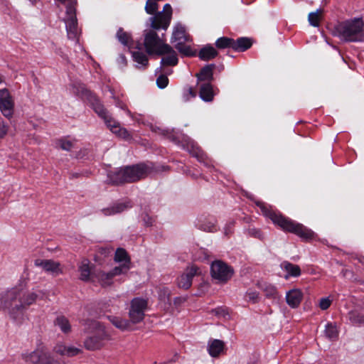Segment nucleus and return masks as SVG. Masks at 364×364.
Listing matches in <instances>:
<instances>
[{"mask_svg":"<svg viewBox=\"0 0 364 364\" xmlns=\"http://www.w3.org/2000/svg\"><path fill=\"white\" fill-rule=\"evenodd\" d=\"M38 296L36 291L12 288L1 296L0 309L8 310L11 315L22 313L35 303Z\"/></svg>","mask_w":364,"mask_h":364,"instance_id":"1","label":"nucleus"},{"mask_svg":"<svg viewBox=\"0 0 364 364\" xmlns=\"http://www.w3.org/2000/svg\"><path fill=\"white\" fill-rule=\"evenodd\" d=\"M261 212L284 232L295 234L305 242H310L317 237V235L303 224L284 217L280 213L272 210V206H259Z\"/></svg>","mask_w":364,"mask_h":364,"instance_id":"2","label":"nucleus"},{"mask_svg":"<svg viewBox=\"0 0 364 364\" xmlns=\"http://www.w3.org/2000/svg\"><path fill=\"white\" fill-rule=\"evenodd\" d=\"M334 34L346 42H360L364 40V18H353L339 23Z\"/></svg>","mask_w":364,"mask_h":364,"instance_id":"3","label":"nucleus"},{"mask_svg":"<svg viewBox=\"0 0 364 364\" xmlns=\"http://www.w3.org/2000/svg\"><path fill=\"white\" fill-rule=\"evenodd\" d=\"M151 168L146 164H140L124 168L111 171L108 173V182L119 184L124 182H134L146 177L150 172Z\"/></svg>","mask_w":364,"mask_h":364,"instance_id":"4","label":"nucleus"},{"mask_svg":"<svg viewBox=\"0 0 364 364\" xmlns=\"http://www.w3.org/2000/svg\"><path fill=\"white\" fill-rule=\"evenodd\" d=\"M90 101L94 111L104 120L106 126L112 133L124 139L131 138L129 132L122 128L120 124L112 117L97 97L92 96Z\"/></svg>","mask_w":364,"mask_h":364,"instance_id":"5","label":"nucleus"},{"mask_svg":"<svg viewBox=\"0 0 364 364\" xmlns=\"http://www.w3.org/2000/svg\"><path fill=\"white\" fill-rule=\"evenodd\" d=\"M85 324L95 329V333L88 337L84 342L86 349L90 350L100 349L105 345L106 341L111 340L110 334L100 322L95 320L87 319L85 321Z\"/></svg>","mask_w":364,"mask_h":364,"instance_id":"6","label":"nucleus"},{"mask_svg":"<svg viewBox=\"0 0 364 364\" xmlns=\"http://www.w3.org/2000/svg\"><path fill=\"white\" fill-rule=\"evenodd\" d=\"M189 41L190 37L186 33L185 26L179 23L176 24L173 27L171 43L179 53L186 56H191L195 54L188 43Z\"/></svg>","mask_w":364,"mask_h":364,"instance_id":"7","label":"nucleus"},{"mask_svg":"<svg viewBox=\"0 0 364 364\" xmlns=\"http://www.w3.org/2000/svg\"><path fill=\"white\" fill-rule=\"evenodd\" d=\"M23 359L30 364H61L55 359L45 347H39L30 353L22 355Z\"/></svg>","mask_w":364,"mask_h":364,"instance_id":"8","label":"nucleus"},{"mask_svg":"<svg viewBox=\"0 0 364 364\" xmlns=\"http://www.w3.org/2000/svg\"><path fill=\"white\" fill-rule=\"evenodd\" d=\"M144 45L149 54L159 55L164 49H170V46L164 43V40L160 38L154 30L145 33Z\"/></svg>","mask_w":364,"mask_h":364,"instance_id":"9","label":"nucleus"},{"mask_svg":"<svg viewBox=\"0 0 364 364\" xmlns=\"http://www.w3.org/2000/svg\"><path fill=\"white\" fill-rule=\"evenodd\" d=\"M210 274L220 283L228 282L234 274L233 268L222 260H215L210 266Z\"/></svg>","mask_w":364,"mask_h":364,"instance_id":"10","label":"nucleus"},{"mask_svg":"<svg viewBox=\"0 0 364 364\" xmlns=\"http://www.w3.org/2000/svg\"><path fill=\"white\" fill-rule=\"evenodd\" d=\"M171 17L172 8L169 4H166L162 11L149 18L150 26L154 30H166L170 25Z\"/></svg>","mask_w":364,"mask_h":364,"instance_id":"11","label":"nucleus"},{"mask_svg":"<svg viewBox=\"0 0 364 364\" xmlns=\"http://www.w3.org/2000/svg\"><path fill=\"white\" fill-rule=\"evenodd\" d=\"M148 306L147 300L142 298H134L130 304L129 316L132 323H139L145 316V311Z\"/></svg>","mask_w":364,"mask_h":364,"instance_id":"12","label":"nucleus"},{"mask_svg":"<svg viewBox=\"0 0 364 364\" xmlns=\"http://www.w3.org/2000/svg\"><path fill=\"white\" fill-rule=\"evenodd\" d=\"M14 102L7 89L0 90V111L7 118L14 114Z\"/></svg>","mask_w":364,"mask_h":364,"instance_id":"13","label":"nucleus"},{"mask_svg":"<svg viewBox=\"0 0 364 364\" xmlns=\"http://www.w3.org/2000/svg\"><path fill=\"white\" fill-rule=\"evenodd\" d=\"M200 273L197 266H191L186 269V272L178 278V286L179 288L188 289L192 284L193 278Z\"/></svg>","mask_w":364,"mask_h":364,"instance_id":"14","label":"nucleus"},{"mask_svg":"<svg viewBox=\"0 0 364 364\" xmlns=\"http://www.w3.org/2000/svg\"><path fill=\"white\" fill-rule=\"evenodd\" d=\"M34 264L36 267H41L47 272H51L56 274L62 273L60 268V263L52 259H37L35 260Z\"/></svg>","mask_w":364,"mask_h":364,"instance_id":"15","label":"nucleus"},{"mask_svg":"<svg viewBox=\"0 0 364 364\" xmlns=\"http://www.w3.org/2000/svg\"><path fill=\"white\" fill-rule=\"evenodd\" d=\"M159 55L164 56L161 58V66L170 65L173 66L178 63V58L176 53L173 50V48L170 46L169 50H166L159 53Z\"/></svg>","mask_w":364,"mask_h":364,"instance_id":"16","label":"nucleus"},{"mask_svg":"<svg viewBox=\"0 0 364 364\" xmlns=\"http://www.w3.org/2000/svg\"><path fill=\"white\" fill-rule=\"evenodd\" d=\"M303 297L301 290L294 289L287 293L286 301L291 308H296L299 306Z\"/></svg>","mask_w":364,"mask_h":364,"instance_id":"17","label":"nucleus"},{"mask_svg":"<svg viewBox=\"0 0 364 364\" xmlns=\"http://www.w3.org/2000/svg\"><path fill=\"white\" fill-rule=\"evenodd\" d=\"M53 351L62 356L73 357L79 354L81 350L74 346L58 344L54 347Z\"/></svg>","mask_w":364,"mask_h":364,"instance_id":"18","label":"nucleus"},{"mask_svg":"<svg viewBox=\"0 0 364 364\" xmlns=\"http://www.w3.org/2000/svg\"><path fill=\"white\" fill-rule=\"evenodd\" d=\"M281 267L285 272L287 274L284 275V278L288 279L289 277H298L301 275V271L299 265L292 264L288 261H284L281 264Z\"/></svg>","mask_w":364,"mask_h":364,"instance_id":"19","label":"nucleus"},{"mask_svg":"<svg viewBox=\"0 0 364 364\" xmlns=\"http://www.w3.org/2000/svg\"><path fill=\"white\" fill-rule=\"evenodd\" d=\"M137 50L132 52V57L137 63V68H145L148 65V58L146 55L141 50V45L138 43L136 45Z\"/></svg>","mask_w":364,"mask_h":364,"instance_id":"20","label":"nucleus"},{"mask_svg":"<svg viewBox=\"0 0 364 364\" xmlns=\"http://www.w3.org/2000/svg\"><path fill=\"white\" fill-rule=\"evenodd\" d=\"M183 140L186 143V144H183V149L187 150L193 156L200 159L202 157L203 153L198 145L188 136H185Z\"/></svg>","mask_w":364,"mask_h":364,"instance_id":"21","label":"nucleus"},{"mask_svg":"<svg viewBox=\"0 0 364 364\" xmlns=\"http://www.w3.org/2000/svg\"><path fill=\"white\" fill-rule=\"evenodd\" d=\"M200 97L205 102H211L214 97L212 85L210 82H203L200 85Z\"/></svg>","mask_w":364,"mask_h":364,"instance_id":"22","label":"nucleus"},{"mask_svg":"<svg viewBox=\"0 0 364 364\" xmlns=\"http://www.w3.org/2000/svg\"><path fill=\"white\" fill-rule=\"evenodd\" d=\"M225 343L223 341L214 339L208 344V352L212 357L218 356L223 351Z\"/></svg>","mask_w":364,"mask_h":364,"instance_id":"23","label":"nucleus"},{"mask_svg":"<svg viewBox=\"0 0 364 364\" xmlns=\"http://www.w3.org/2000/svg\"><path fill=\"white\" fill-rule=\"evenodd\" d=\"M257 286L264 293L267 298L277 299L279 297L277 288L272 284L267 283H258Z\"/></svg>","mask_w":364,"mask_h":364,"instance_id":"24","label":"nucleus"},{"mask_svg":"<svg viewBox=\"0 0 364 364\" xmlns=\"http://www.w3.org/2000/svg\"><path fill=\"white\" fill-rule=\"evenodd\" d=\"M214 65H209L204 67L197 75L198 81L199 82L203 83L202 82L205 81V82H210V81L213 79V68Z\"/></svg>","mask_w":364,"mask_h":364,"instance_id":"25","label":"nucleus"},{"mask_svg":"<svg viewBox=\"0 0 364 364\" xmlns=\"http://www.w3.org/2000/svg\"><path fill=\"white\" fill-rule=\"evenodd\" d=\"M109 321L117 328L125 331L130 328V321L120 317L109 316Z\"/></svg>","mask_w":364,"mask_h":364,"instance_id":"26","label":"nucleus"},{"mask_svg":"<svg viewBox=\"0 0 364 364\" xmlns=\"http://www.w3.org/2000/svg\"><path fill=\"white\" fill-rule=\"evenodd\" d=\"M252 46L251 40L248 38H240L233 41L232 49L237 51H245Z\"/></svg>","mask_w":364,"mask_h":364,"instance_id":"27","label":"nucleus"},{"mask_svg":"<svg viewBox=\"0 0 364 364\" xmlns=\"http://www.w3.org/2000/svg\"><path fill=\"white\" fill-rule=\"evenodd\" d=\"M348 319L353 325L361 326L364 324V315L358 310H351L348 314Z\"/></svg>","mask_w":364,"mask_h":364,"instance_id":"28","label":"nucleus"},{"mask_svg":"<svg viewBox=\"0 0 364 364\" xmlns=\"http://www.w3.org/2000/svg\"><path fill=\"white\" fill-rule=\"evenodd\" d=\"M96 277L101 286L103 287L110 286L112 284V279L114 278L111 272H105L102 271H100L96 273Z\"/></svg>","mask_w":364,"mask_h":364,"instance_id":"29","label":"nucleus"},{"mask_svg":"<svg viewBox=\"0 0 364 364\" xmlns=\"http://www.w3.org/2000/svg\"><path fill=\"white\" fill-rule=\"evenodd\" d=\"M218 55L217 50L211 46L203 48L199 52V57L203 60H208L214 58Z\"/></svg>","mask_w":364,"mask_h":364,"instance_id":"30","label":"nucleus"},{"mask_svg":"<svg viewBox=\"0 0 364 364\" xmlns=\"http://www.w3.org/2000/svg\"><path fill=\"white\" fill-rule=\"evenodd\" d=\"M54 324L58 326L64 333H68L71 331L70 321L64 316H58L54 321Z\"/></svg>","mask_w":364,"mask_h":364,"instance_id":"31","label":"nucleus"},{"mask_svg":"<svg viewBox=\"0 0 364 364\" xmlns=\"http://www.w3.org/2000/svg\"><path fill=\"white\" fill-rule=\"evenodd\" d=\"M114 259L116 262H124L131 265V259L124 248L119 247L116 250Z\"/></svg>","mask_w":364,"mask_h":364,"instance_id":"32","label":"nucleus"},{"mask_svg":"<svg viewBox=\"0 0 364 364\" xmlns=\"http://www.w3.org/2000/svg\"><path fill=\"white\" fill-rule=\"evenodd\" d=\"M79 271L80 272V279L82 281H88L90 277V268L89 266V261L85 259L82 262L79 267Z\"/></svg>","mask_w":364,"mask_h":364,"instance_id":"33","label":"nucleus"},{"mask_svg":"<svg viewBox=\"0 0 364 364\" xmlns=\"http://www.w3.org/2000/svg\"><path fill=\"white\" fill-rule=\"evenodd\" d=\"M326 336L331 340H336L338 336V331L336 325L333 323H328L325 328Z\"/></svg>","mask_w":364,"mask_h":364,"instance_id":"34","label":"nucleus"},{"mask_svg":"<svg viewBox=\"0 0 364 364\" xmlns=\"http://www.w3.org/2000/svg\"><path fill=\"white\" fill-rule=\"evenodd\" d=\"M233 39L228 37L219 38L216 42L215 46L218 48H232L233 46Z\"/></svg>","mask_w":364,"mask_h":364,"instance_id":"35","label":"nucleus"},{"mask_svg":"<svg viewBox=\"0 0 364 364\" xmlns=\"http://www.w3.org/2000/svg\"><path fill=\"white\" fill-rule=\"evenodd\" d=\"M131 268V265L127 263H123L119 266L115 267L110 272L112 274V277L118 276L120 274H126Z\"/></svg>","mask_w":364,"mask_h":364,"instance_id":"36","label":"nucleus"},{"mask_svg":"<svg viewBox=\"0 0 364 364\" xmlns=\"http://www.w3.org/2000/svg\"><path fill=\"white\" fill-rule=\"evenodd\" d=\"M321 10H317L315 12H311L308 16V20H309V23L314 27L318 26L320 18H321Z\"/></svg>","mask_w":364,"mask_h":364,"instance_id":"37","label":"nucleus"},{"mask_svg":"<svg viewBox=\"0 0 364 364\" xmlns=\"http://www.w3.org/2000/svg\"><path fill=\"white\" fill-rule=\"evenodd\" d=\"M117 37L121 43L124 46H129L131 36L128 33L124 31L122 28H119L118 30Z\"/></svg>","mask_w":364,"mask_h":364,"instance_id":"38","label":"nucleus"},{"mask_svg":"<svg viewBox=\"0 0 364 364\" xmlns=\"http://www.w3.org/2000/svg\"><path fill=\"white\" fill-rule=\"evenodd\" d=\"M127 206H109L102 210L105 215H111L116 213H119L124 210Z\"/></svg>","mask_w":364,"mask_h":364,"instance_id":"39","label":"nucleus"},{"mask_svg":"<svg viewBox=\"0 0 364 364\" xmlns=\"http://www.w3.org/2000/svg\"><path fill=\"white\" fill-rule=\"evenodd\" d=\"M146 12L149 14H154L158 10V4L155 0H147L145 6Z\"/></svg>","mask_w":364,"mask_h":364,"instance_id":"40","label":"nucleus"},{"mask_svg":"<svg viewBox=\"0 0 364 364\" xmlns=\"http://www.w3.org/2000/svg\"><path fill=\"white\" fill-rule=\"evenodd\" d=\"M159 298L165 304H171L170 300V291L167 288H163L159 291Z\"/></svg>","mask_w":364,"mask_h":364,"instance_id":"41","label":"nucleus"},{"mask_svg":"<svg viewBox=\"0 0 364 364\" xmlns=\"http://www.w3.org/2000/svg\"><path fill=\"white\" fill-rule=\"evenodd\" d=\"M245 299L252 303H257L259 301V293L256 291L248 290L245 294Z\"/></svg>","mask_w":364,"mask_h":364,"instance_id":"42","label":"nucleus"},{"mask_svg":"<svg viewBox=\"0 0 364 364\" xmlns=\"http://www.w3.org/2000/svg\"><path fill=\"white\" fill-rule=\"evenodd\" d=\"M58 146H59L63 150L70 151L72 149L73 146V144L72 141L66 140V139H60L58 141Z\"/></svg>","mask_w":364,"mask_h":364,"instance_id":"43","label":"nucleus"},{"mask_svg":"<svg viewBox=\"0 0 364 364\" xmlns=\"http://www.w3.org/2000/svg\"><path fill=\"white\" fill-rule=\"evenodd\" d=\"M168 83V79L165 75H160L156 79V85L159 88H165Z\"/></svg>","mask_w":364,"mask_h":364,"instance_id":"44","label":"nucleus"},{"mask_svg":"<svg viewBox=\"0 0 364 364\" xmlns=\"http://www.w3.org/2000/svg\"><path fill=\"white\" fill-rule=\"evenodd\" d=\"M8 129L7 124L0 117V139H3L7 134Z\"/></svg>","mask_w":364,"mask_h":364,"instance_id":"45","label":"nucleus"},{"mask_svg":"<svg viewBox=\"0 0 364 364\" xmlns=\"http://www.w3.org/2000/svg\"><path fill=\"white\" fill-rule=\"evenodd\" d=\"M249 233L251 236L258 238L260 240H264V235L259 229L252 228L249 230Z\"/></svg>","mask_w":364,"mask_h":364,"instance_id":"46","label":"nucleus"},{"mask_svg":"<svg viewBox=\"0 0 364 364\" xmlns=\"http://www.w3.org/2000/svg\"><path fill=\"white\" fill-rule=\"evenodd\" d=\"M331 304V301L328 298H321L319 301V307L322 310L328 309Z\"/></svg>","mask_w":364,"mask_h":364,"instance_id":"47","label":"nucleus"},{"mask_svg":"<svg viewBox=\"0 0 364 364\" xmlns=\"http://www.w3.org/2000/svg\"><path fill=\"white\" fill-rule=\"evenodd\" d=\"M196 93L193 90L191 87H188L187 90H185L183 93V99L185 101L189 100L191 98L195 97Z\"/></svg>","mask_w":364,"mask_h":364,"instance_id":"48","label":"nucleus"},{"mask_svg":"<svg viewBox=\"0 0 364 364\" xmlns=\"http://www.w3.org/2000/svg\"><path fill=\"white\" fill-rule=\"evenodd\" d=\"M213 312L217 316H225L227 314L226 309L223 307H219L213 310Z\"/></svg>","mask_w":364,"mask_h":364,"instance_id":"49","label":"nucleus"},{"mask_svg":"<svg viewBox=\"0 0 364 364\" xmlns=\"http://www.w3.org/2000/svg\"><path fill=\"white\" fill-rule=\"evenodd\" d=\"M144 221L146 226H151L153 224L154 219L149 216L147 214H146L144 217Z\"/></svg>","mask_w":364,"mask_h":364,"instance_id":"50","label":"nucleus"},{"mask_svg":"<svg viewBox=\"0 0 364 364\" xmlns=\"http://www.w3.org/2000/svg\"><path fill=\"white\" fill-rule=\"evenodd\" d=\"M118 63L122 65H125L127 64V59L124 55H120L119 56Z\"/></svg>","mask_w":364,"mask_h":364,"instance_id":"51","label":"nucleus"},{"mask_svg":"<svg viewBox=\"0 0 364 364\" xmlns=\"http://www.w3.org/2000/svg\"><path fill=\"white\" fill-rule=\"evenodd\" d=\"M110 252V250L109 249H107V248H102L100 250V253L101 254H103L105 255H106V254H109Z\"/></svg>","mask_w":364,"mask_h":364,"instance_id":"52","label":"nucleus"},{"mask_svg":"<svg viewBox=\"0 0 364 364\" xmlns=\"http://www.w3.org/2000/svg\"><path fill=\"white\" fill-rule=\"evenodd\" d=\"M116 105L121 107L122 109H124V105L122 103L118 102Z\"/></svg>","mask_w":364,"mask_h":364,"instance_id":"53","label":"nucleus"},{"mask_svg":"<svg viewBox=\"0 0 364 364\" xmlns=\"http://www.w3.org/2000/svg\"><path fill=\"white\" fill-rule=\"evenodd\" d=\"M181 301V298H179V297H176V298L175 299V303L178 302V301Z\"/></svg>","mask_w":364,"mask_h":364,"instance_id":"54","label":"nucleus"},{"mask_svg":"<svg viewBox=\"0 0 364 364\" xmlns=\"http://www.w3.org/2000/svg\"><path fill=\"white\" fill-rule=\"evenodd\" d=\"M201 252H203L205 255V258H207V255H206V253L205 252V250H200Z\"/></svg>","mask_w":364,"mask_h":364,"instance_id":"55","label":"nucleus"},{"mask_svg":"<svg viewBox=\"0 0 364 364\" xmlns=\"http://www.w3.org/2000/svg\"><path fill=\"white\" fill-rule=\"evenodd\" d=\"M2 81H3V80H2V77L0 75V83H1V82H2Z\"/></svg>","mask_w":364,"mask_h":364,"instance_id":"56","label":"nucleus"},{"mask_svg":"<svg viewBox=\"0 0 364 364\" xmlns=\"http://www.w3.org/2000/svg\"><path fill=\"white\" fill-rule=\"evenodd\" d=\"M213 228H214V227L213 226L211 229L210 228L209 229V231H212V229H213Z\"/></svg>","mask_w":364,"mask_h":364,"instance_id":"57","label":"nucleus"},{"mask_svg":"<svg viewBox=\"0 0 364 364\" xmlns=\"http://www.w3.org/2000/svg\"><path fill=\"white\" fill-rule=\"evenodd\" d=\"M225 234H226V235H228V230H225Z\"/></svg>","mask_w":364,"mask_h":364,"instance_id":"58","label":"nucleus"}]
</instances>
